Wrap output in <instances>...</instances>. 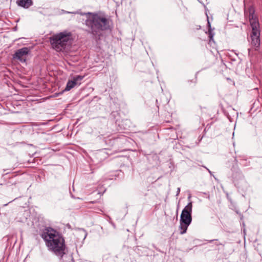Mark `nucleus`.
I'll return each mask as SVG.
<instances>
[{
    "instance_id": "obj_12",
    "label": "nucleus",
    "mask_w": 262,
    "mask_h": 262,
    "mask_svg": "<svg viewBox=\"0 0 262 262\" xmlns=\"http://www.w3.org/2000/svg\"><path fill=\"white\" fill-rule=\"evenodd\" d=\"M207 20H208V22H207V27H208V30H209V29H212V28H211V24H210V21H209L208 18H207ZM213 29H214V28H213Z\"/></svg>"
},
{
    "instance_id": "obj_15",
    "label": "nucleus",
    "mask_w": 262,
    "mask_h": 262,
    "mask_svg": "<svg viewBox=\"0 0 262 262\" xmlns=\"http://www.w3.org/2000/svg\"><path fill=\"white\" fill-rule=\"evenodd\" d=\"M180 192V188H178L177 189V195H178L179 194Z\"/></svg>"
},
{
    "instance_id": "obj_3",
    "label": "nucleus",
    "mask_w": 262,
    "mask_h": 262,
    "mask_svg": "<svg viewBox=\"0 0 262 262\" xmlns=\"http://www.w3.org/2000/svg\"><path fill=\"white\" fill-rule=\"evenodd\" d=\"M85 25L89 28V32L94 35H99L101 31L109 28L108 19L97 14H94L86 19Z\"/></svg>"
},
{
    "instance_id": "obj_11",
    "label": "nucleus",
    "mask_w": 262,
    "mask_h": 262,
    "mask_svg": "<svg viewBox=\"0 0 262 262\" xmlns=\"http://www.w3.org/2000/svg\"><path fill=\"white\" fill-rule=\"evenodd\" d=\"M83 78V76H76V77H74L73 80L75 81V82L77 83L78 81L81 80Z\"/></svg>"
},
{
    "instance_id": "obj_2",
    "label": "nucleus",
    "mask_w": 262,
    "mask_h": 262,
    "mask_svg": "<svg viewBox=\"0 0 262 262\" xmlns=\"http://www.w3.org/2000/svg\"><path fill=\"white\" fill-rule=\"evenodd\" d=\"M249 21L252 28V33L250 36L251 48L248 49L249 54L250 53L252 49L257 50L260 45V29L258 19L256 14L255 10L253 7L249 8Z\"/></svg>"
},
{
    "instance_id": "obj_9",
    "label": "nucleus",
    "mask_w": 262,
    "mask_h": 262,
    "mask_svg": "<svg viewBox=\"0 0 262 262\" xmlns=\"http://www.w3.org/2000/svg\"><path fill=\"white\" fill-rule=\"evenodd\" d=\"M76 84L77 83L73 79L72 80H69L67 83L64 91H70L73 89L76 85Z\"/></svg>"
},
{
    "instance_id": "obj_5",
    "label": "nucleus",
    "mask_w": 262,
    "mask_h": 262,
    "mask_svg": "<svg viewBox=\"0 0 262 262\" xmlns=\"http://www.w3.org/2000/svg\"><path fill=\"white\" fill-rule=\"evenodd\" d=\"M192 210V202H189L183 209L180 216V225L179 228L181 230V234H184L186 232L188 226L192 222L191 213Z\"/></svg>"
},
{
    "instance_id": "obj_4",
    "label": "nucleus",
    "mask_w": 262,
    "mask_h": 262,
    "mask_svg": "<svg viewBox=\"0 0 262 262\" xmlns=\"http://www.w3.org/2000/svg\"><path fill=\"white\" fill-rule=\"evenodd\" d=\"M72 40V34L71 32L64 31L54 34L50 37V42L52 47L57 51H61L69 45Z\"/></svg>"
},
{
    "instance_id": "obj_7",
    "label": "nucleus",
    "mask_w": 262,
    "mask_h": 262,
    "mask_svg": "<svg viewBox=\"0 0 262 262\" xmlns=\"http://www.w3.org/2000/svg\"><path fill=\"white\" fill-rule=\"evenodd\" d=\"M33 1L32 0H17L16 4L25 9H28L33 5Z\"/></svg>"
},
{
    "instance_id": "obj_8",
    "label": "nucleus",
    "mask_w": 262,
    "mask_h": 262,
    "mask_svg": "<svg viewBox=\"0 0 262 262\" xmlns=\"http://www.w3.org/2000/svg\"><path fill=\"white\" fill-rule=\"evenodd\" d=\"M75 235L79 240H84L86 237L87 233L85 230L83 229H79L76 231Z\"/></svg>"
},
{
    "instance_id": "obj_1",
    "label": "nucleus",
    "mask_w": 262,
    "mask_h": 262,
    "mask_svg": "<svg viewBox=\"0 0 262 262\" xmlns=\"http://www.w3.org/2000/svg\"><path fill=\"white\" fill-rule=\"evenodd\" d=\"M41 236L49 250L60 257L64 254V241L58 232L51 227H47L43 230Z\"/></svg>"
},
{
    "instance_id": "obj_16",
    "label": "nucleus",
    "mask_w": 262,
    "mask_h": 262,
    "mask_svg": "<svg viewBox=\"0 0 262 262\" xmlns=\"http://www.w3.org/2000/svg\"><path fill=\"white\" fill-rule=\"evenodd\" d=\"M204 167H205V168H206V169L208 171V172H209L210 173H211V171H210L209 169H208L206 167L204 166Z\"/></svg>"
},
{
    "instance_id": "obj_10",
    "label": "nucleus",
    "mask_w": 262,
    "mask_h": 262,
    "mask_svg": "<svg viewBox=\"0 0 262 262\" xmlns=\"http://www.w3.org/2000/svg\"><path fill=\"white\" fill-rule=\"evenodd\" d=\"M214 29H209L208 31V34L209 35V42H214L213 40V37L214 35V33L213 32Z\"/></svg>"
},
{
    "instance_id": "obj_6",
    "label": "nucleus",
    "mask_w": 262,
    "mask_h": 262,
    "mask_svg": "<svg viewBox=\"0 0 262 262\" xmlns=\"http://www.w3.org/2000/svg\"><path fill=\"white\" fill-rule=\"evenodd\" d=\"M29 52L30 49L28 48H22L15 52L13 56V59L19 60L21 62H25Z\"/></svg>"
},
{
    "instance_id": "obj_14",
    "label": "nucleus",
    "mask_w": 262,
    "mask_h": 262,
    "mask_svg": "<svg viewBox=\"0 0 262 262\" xmlns=\"http://www.w3.org/2000/svg\"><path fill=\"white\" fill-rule=\"evenodd\" d=\"M218 241L217 239H214L209 240V241H208V242L209 243H211L213 241Z\"/></svg>"
},
{
    "instance_id": "obj_17",
    "label": "nucleus",
    "mask_w": 262,
    "mask_h": 262,
    "mask_svg": "<svg viewBox=\"0 0 262 262\" xmlns=\"http://www.w3.org/2000/svg\"><path fill=\"white\" fill-rule=\"evenodd\" d=\"M67 226H68L69 228H70V227H71V226H70V225L69 224H68V225H67Z\"/></svg>"
},
{
    "instance_id": "obj_13",
    "label": "nucleus",
    "mask_w": 262,
    "mask_h": 262,
    "mask_svg": "<svg viewBox=\"0 0 262 262\" xmlns=\"http://www.w3.org/2000/svg\"><path fill=\"white\" fill-rule=\"evenodd\" d=\"M215 245L216 246H220V245H222L223 246H225V244H222L221 243H216L215 244Z\"/></svg>"
}]
</instances>
